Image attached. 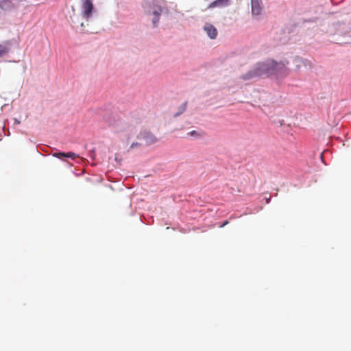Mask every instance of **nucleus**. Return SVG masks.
Listing matches in <instances>:
<instances>
[{
    "instance_id": "f257e3e1",
    "label": "nucleus",
    "mask_w": 351,
    "mask_h": 351,
    "mask_svg": "<svg viewBox=\"0 0 351 351\" xmlns=\"http://www.w3.org/2000/svg\"><path fill=\"white\" fill-rule=\"evenodd\" d=\"M274 65V60H267L265 62L257 63L254 69L249 71L243 79L249 80L254 77H269L271 75L272 66Z\"/></svg>"
},
{
    "instance_id": "f03ea898",
    "label": "nucleus",
    "mask_w": 351,
    "mask_h": 351,
    "mask_svg": "<svg viewBox=\"0 0 351 351\" xmlns=\"http://www.w3.org/2000/svg\"><path fill=\"white\" fill-rule=\"evenodd\" d=\"M288 63V62H276L274 60L271 75H274L277 78H281L287 76L289 73V69L287 66Z\"/></svg>"
},
{
    "instance_id": "7ed1b4c3",
    "label": "nucleus",
    "mask_w": 351,
    "mask_h": 351,
    "mask_svg": "<svg viewBox=\"0 0 351 351\" xmlns=\"http://www.w3.org/2000/svg\"><path fill=\"white\" fill-rule=\"evenodd\" d=\"M81 3L82 16L88 20L94 9L93 0H81Z\"/></svg>"
},
{
    "instance_id": "20e7f679",
    "label": "nucleus",
    "mask_w": 351,
    "mask_h": 351,
    "mask_svg": "<svg viewBox=\"0 0 351 351\" xmlns=\"http://www.w3.org/2000/svg\"><path fill=\"white\" fill-rule=\"evenodd\" d=\"M19 0H0V8L5 11H10L16 8Z\"/></svg>"
},
{
    "instance_id": "39448f33",
    "label": "nucleus",
    "mask_w": 351,
    "mask_h": 351,
    "mask_svg": "<svg viewBox=\"0 0 351 351\" xmlns=\"http://www.w3.org/2000/svg\"><path fill=\"white\" fill-rule=\"evenodd\" d=\"M252 12L254 15H258L262 11L261 0H251Z\"/></svg>"
},
{
    "instance_id": "423d86ee",
    "label": "nucleus",
    "mask_w": 351,
    "mask_h": 351,
    "mask_svg": "<svg viewBox=\"0 0 351 351\" xmlns=\"http://www.w3.org/2000/svg\"><path fill=\"white\" fill-rule=\"evenodd\" d=\"M204 31L207 35L211 38L215 39L217 36V29L211 24L206 23L204 27Z\"/></svg>"
},
{
    "instance_id": "0eeeda50",
    "label": "nucleus",
    "mask_w": 351,
    "mask_h": 351,
    "mask_svg": "<svg viewBox=\"0 0 351 351\" xmlns=\"http://www.w3.org/2000/svg\"><path fill=\"white\" fill-rule=\"evenodd\" d=\"M147 145H152L157 141L156 136L150 132H144L141 134Z\"/></svg>"
},
{
    "instance_id": "6e6552de",
    "label": "nucleus",
    "mask_w": 351,
    "mask_h": 351,
    "mask_svg": "<svg viewBox=\"0 0 351 351\" xmlns=\"http://www.w3.org/2000/svg\"><path fill=\"white\" fill-rule=\"evenodd\" d=\"M162 12V8L160 7H157L156 9L153 11V14L154 16L153 19V24L154 26L156 25V23L159 21V17Z\"/></svg>"
},
{
    "instance_id": "1a4fd4ad",
    "label": "nucleus",
    "mask_w": 351,
    "mask_h": 351,
    "mask_svg": "<svg viewBox=\"0 0 351 351\" xmlns=\"http://www.w3.org/2000/svg\"><path fill=\"white\" fill-rule=\"evenodd\" d=\"M8 42L4 43H0V57L4 56L9 51V47L8 46Z\"/></svg>"
},
{
    "instance_id": "9d476101",
    "label": "nucleus",
    "mask_w": 351,
    "mask_h": 351,
    "mask_svg": "<svg viewBox=\"0 0 351 351\" xmlns=\"http://www.w3.org/2000/svg\"><path fill=\"white\" fill-rule=\"evenodd\" d=\"M229 0H216L210 4V7L226 6L228 5Z\"/></svg>"
},
{
    "instance_id": "9b49d317",
    "label": "nucleus",
    "mask_w": 351,
    "mask_h": 351,
    "mask_svg": "<svg viewBox=\"0 0 351 351\" xmlns=\"http://www.w3.org/2000/svg\"><path fill=\"white\" fill-rule=\"evenodd\" d=\"M186 106H187V102L185 101L180 106V111L175 114V117H178V116L180 115L183 112H184L186 108Z\"/></svg>"
},
{
    "instance_id": "f8f14e48",
    "label": "nucleus",
    "mask_w": 351,
    "mask_h": 351,
    "mask_svg": "<svg viewBox=\"0 0 351 351\" xmlns=\"http://www.w3.org/2000/svg\"><path fill=\"white\" fill-rule=\"evenodd\" d=\"M64 157L71 158L72 159H74V158H77L78 156L73 152H67V153H65Z\"/></svg>"
},
{
    "instance_id": "ddd939ff",
    "label": "nucleus",
    "mask_w": 351,
    "mask_h": 351,
    "mask_svg": "<svg viewBox=\"0 0 351 351\" xmlns=\"http://www.w3.org/2000/svg\"><path fill=\"white\" fill-rule=\"evenodd\" d=\"M53 156L58 158H62V157H64L65 153L64 152H55L53 154Z\"/></svg>"
},
{
    "instance_id": "4468645a",
    "label": "nucleus",
    "mask_w": 351,
    "mask_h": 351,
    "mask_svg": "<svg viewBox=\"0 0 351 351\" xmlns=\"http://www.w3.org/2000/svg\"><path fill=\"white\" fill-rule=\"evenodd\" d=\"M141 143H138V142H136V143H132V145H130V149H133L134 148H138V147H141Z\"/></svg>"
},
{
    "instance_id": "2eb2a0df",
    "label": "nucleus",
    "mask_w": 351,
    "mask_h": 351,
    "mask_svg": "<svg viewBox=\"0 0 351 351\" xmlns=\"http://www.w3.org/2000/svg\"><path fill=\"white\" fill-rule=\"evenodd\" d=\"M189 134H190L191 136H199V134L195 130L191 131V132L189 133Z\"/></svg>"
},
{
    "instance_id": "dca6fc26",
    "label": "nucleus",
    "mask_w": 351,
    "mask_h": 351,
    "mask_svg": "<svg viewBox=\"0 0 351 351\" xmlns=\"http://www.w3.org/2000/svg\"><path fill=\"white\" fill-rule=\"evenodd\" d=\"M227 224H228V221H225L219 227L223 228L225 226H226Z\"/></svg>"
},
{
    "instance_id": "f3484780",
    "label": "nucleus",
    "mask_w": 351,
    "mask_h": 351,
    "mask_svg": "<svg viewBox=\"0 0 351 351\" xmlns=\"http://www.w3.org/2000/svg\"><path fill=\"white\" fill-rule=\"evenodd\" d=\"M298 61H299L300 62H302V60H300V59H298Z\"/></svg>"
}]
</instances>
